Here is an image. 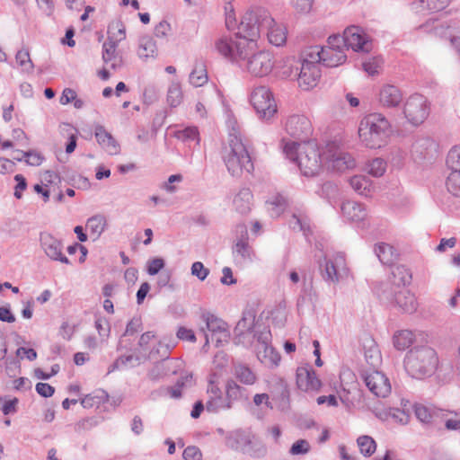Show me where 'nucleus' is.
Returning <instances> with one entry per match:
<instances>
[{"label": "nucleus", "instance_id": "1", "mask_svg": "<svg viewBox=\"0 0 460 460\" xmlns=\"http://www.w3.org/2000/svg\"><path fill=\"white\" fill-rule=\"evenodd\" d=\"M254 42L246 39L239 41L231 37L222 36L216 41L217 50L225 58L236 64L243 71L256 77L268 75L275 66L273 55L269 51H254Z\"/></svg>", "mask_w": 460, "mask_h": 460}, {"label": "nucleus", "instance_id": "2", "mask_svg": "<svg viewBox=\"0 0 460 460\" xmlns=\"http://www.w3.org/2000/svg\"><path fill=\"white\" fill-rule=\"evenodd\" d=\"M236 36L255 42L261 33H266L270 44L279 47L287 41L286 29L277 26L268 10L256 7L248 11L238 25Z\"/></svg>", "mask_w": 460, "mask_h": 460}, {"label": "nucleus", "instance_id": "3", "mask_svg": "<svg viewBox=\"0 0 460 460\" xmlns=\"http://www.w3.org/2000/svg\"><path fill=\"white\" fill-rule=\"evenodd\" d=\"M283 150L287 157L297 164L305 176H314L324 166L323 149L320 151L314 141L303 144L297 141L287 142Z\"/></svg>", "mask_w": 460, "mask_h": 460}, {"label": "nucleus", "instance_id": "4", "mask_svg": "<svg viewBox=\"0 0 460 460\" xmlns=\"http://www.w3.org/2000/svg\"><path fill=\"white\" fill-rule=\"evenodd\" d=\"M391 133L390 122L383 114L378 112L366 115L359 123V138L369 148L384 146L387 143Z\"/></svg>", "mask_w": 460, "mask_h": 460}, {"label": "nucleus", "instance_id": "5", "mask_svg": "<svg viewBox=\"0 0 460 460\" xmlns=\"http://www.w3.org/2000/svg\"><path fill=\"white\" fill-rule=\"evenodd\" d=\"M222 157L232 176L238 177L243 171L252 172L254 169L246 146L234 134L229 135L227 144L223 147Z\"/></svg>", "mask_w": 460, "mask_h": 460}, {"label": "nucleus", "instance_id": "6", "mask_svg": "<svg viewBox=\"0 0 460 460\" xmlns=\"http://www.w3.org/2000/svg\"><path fill=\"white\" fill-rule=\"evenodd\" d=\"M438 365L436 351L428 346L415 347L405 356L404 368L407 373L418 379L431 376Z\"/></svg>", "mask_w": 460, "mask_h": 460}, {"label": "nucleus", "instance_id": "7", "mask_svg": "<svg viewBox=\"0 0 460 460\" xmlns=\"http://www.w3.org/2000/svg\"><path fill=\"white\" fill-rule=\"evenodd\" d=\"M378 299L387 305L400 309L403 313L412 314L417 310L415 296L406 288H399L390 282H380L374 288Z\"/></svg>", "mask_w": 460, "mask_h": 460}, {"label": "nucleus", "instance_id": "8", "mask_svg": "<svg viewBox=\"0 0 460 460\" xmlns=\"http://www.w3.org/2000/svg\"><path fill=\"white\" fill-rule=\"evenodd\" d=\"M324 166L328 170L344 172L356 165L355 159L350 154L343 151L336 141L326 144L323 148Z\"/></svg>", "mask_w": 460, "mask_h": 460}, {"label": "nucleus", "instance_id": "9", "mask_svg": "<svg viewBox=\"0 0 460 460\" xmlns=\"http://www.w3.org/2000/svg\"><path fill=\"white\" fill-rule=\"evenodd\" d=\"M250 101L259 118L262 120H270L277 112V105L272 93L266 86L254 88Z\"/></svg>", "mask_w": 460, "mask_h": 460}, {"label": "nucleus", "instance_id": "10", "mask_svg": "<svg viewBox=\"0 0 460 460\" xmlns=\"http://www.w3.org/2000/svg\"><path fill=\"white\" fill-rule=\"evenodd\" d=\"M403 113L407 120L413 126L421 124L429 115L426 98L421 94L410 96L404 105Z\"/></svg>", "mask_w": 460, "mask_h": 460}, {"label": "nucleus", "instance_id": "11", "mask_svg": "<svg viewBox=\"0 0 460 460\" xmlns=\"http://www.w3.org/2000/svg\"><path fill=\"white\" fill-rule=\"evenodd\" d=\"M286 131L292 137L299 140L300 144L309 142L312 134L310 120L304 115H292L286 122Z\"/></svg>", "mask_w": 460, "mask_h": 460}, {"label": "nucleus", "instance_id": "12", "mask_svg": "<svg viewBox=\"0 0 460 460\" xmlns=\"http://www.w3.org/2000/svg\"><path fill=\"white\" fill-rule=\"evenodd\" d=\"M40 246L45 254L52 261H59L67 265L71 264L70 260L63 253V243L48 232L40 234Z\"/></svg>", "mask_w": 460, "mask_h": 460}, {"label": "nucleus", "instance_id": "13", "mask_svg": "<svg viewBox=\"0 0 460 460\" xmlns=\"http://www.w3.org/2000/svg\"><path fill=\"white\" fill-rule=\"evenodd\" d=\"M202 319L206 323L207 330L211 332L212 341L215 339L217 347L227 342L230 333L226 322L209 313L203 314Z\"/></svg>", "mask_w": 460, "mask_h": 460}, {"label": "nucleus", "instance_id": "14", "mask_svg": "<svg viewBox=\"0 0 460 460\" xmlns=\"http://www.w3.org/2000/svg\"><path fill=\"white\" fill-rule=\"evenodd\" d=\"M343 33L347 49L350 48L354 51H369L371 44L361 27L350 25L345 29Z\"/></svg>", "mask_w": 460, "mask_h": 460}, {"label": "nucleus", "instance_id": "15", "mask_svg": "<svg viewBox=\"0 0 460 460\" xmlns=\"http://www.w3.org/2000/svg\"><path fill=\"white\" fill-rule=\"evenodd\" d=\"M420 30L426 32H432L440 38H451L454 33H460V20H449L438 22L429 20L420 26Z\"/></svg>", "mask_w": 460, "mask_h": 460}, {"label": "nucleus", "instance_id": "16", "mask_svg": "<svg viewBox=\"0 0 460 460\" xmlns=\"http://www.w3.org/2000/svg\"><path fill=\"white\" fill-rule=\"evenodd\" d=\"M252 334V341L258 342V357L263 353V358H270L274 364H278L280 358L274 351L273 347L270 345L271 342V332L268 327H264L261 331L254 330ZM252 343L253 341H251Z\"/></svg>", "mask_w": 460, "mask_h": 460}, {"label": "nucleus", "instance_id": "17", "mask_svg": "<svg viewBox=\"0 0 460 460\" xmlns=\"http://www.w3.org/2000/svg\"><path fill=\"white\" fill-rule=\"evenodd\" d=\"M256 314L253 309H246L243 312L242 318L234 329V341L236 344H245V339L254 331Z\"/></svg>", "mask_w": 460, "mask_h": 460}, {"label": "nucleus", "instance_id": "18", "mask_svg": "<svg viewBox=\"0 0 460 460\" xmlns=\"http://www.w3.org/2000/svg\"><path fill=\"white\" fill-rule=\"evenodd\" d=\"M438 144L429 137H420L412 144L411 156L416 163L432 159L437 152Z\"/></svg>", "mask_w": 460, "mask_h": 460}, {"label": "nucleus", "instance_id": "19", "mask_svg": "<svg viewBox=\"0 0 460 460\" xmlns=\"http://www.w3.org/2000/svg\"><path fill=\"white\" fill-rule=\"evenodd\" d=\"M241 232V237L234 244L232 252L236 265H243L252 261V248L247 241V230L243 225L237 226Z\"/></svg>", "mask_w": 460, "mask_h": 460}, {"label": "nucleus", "instance_id": "20", "mask_svg": "<svg viewBox=\"0 0 460 460\" xmlns=\"http://www.w3.org/2000/svg\"><path fill=\"white\" fill-rule=\"evenodd\" d=\"M296 377V385L302 391H317L322 385L315 371L309 366L298 367Z\"/></svg>", "mask_w": 460, "mask_h": 460}, {"label": "nucleus", "instance_id": "21", "mask_svg": "<svg viewBox=\"0 0 460 460\" xmlns=\"http://www.w3.org/2000/svg\"><path fill=\"white\" fill-rule=\"evenodd\" d=\"M365 383L371 393L377 397H386L391 393L388 378L379 371H374L365 377Z\"/></svg>", "mask_w": 460, "mask_h": 460}, {"label": "nucleus", "instance_id": "22", "mask_svg": "<svg viewBox=\"0 0 460 460\" xmlns=\"http://www.w3.org/2000/svg\"><path fill=\"white\" fill-rule=\"evenodd\" d=\"M272 401L281 411H287L290 408V392L287 382L279 378L272 386Z\"/></svg>", "mask_w": 460, "mask_h": 460}, {"label": "nucleus", "instance_id": "23", "mask_svg": "<svg viewBox=\"0 0 460 460\" xmlns=\"http://www.w3.org/2000/svg\"><path fill=\"white\" fill-rule=\"evenodd\" d=\"M416 418L424 424H429L439 429V416H442L443 410L435 407L416 403L414 405Z\"/></svg>", "mask_w": 460, "mask_h": 460}, {"label": "nucleus", "instance_id": "24", "mask_svg": "<svg viewBox=\"0 0 460 460\" xmlns=\"http://www.w3.org/2000/svg\"><path fill=\"white\" fill-rule=\"evenodd\" d=\"M94 135L98 144L111 155H118L120 147L117 140L102 125H96Z\"/></svg>", "mask_w": 460, "mask_h": 460}, {"label": "nucleus", "instance_id": "25", "mask_svg": "<svg viewBox=\"0 0 460 460\" xmlns=\"http://www.w3.org/2000/svg\"><path fill=\"white\" fill-rule=\"evenodd\" d=\"M324 269L322 270L323 279L331 283H337L340 280L339 269L344 265V257L342 255H337L334 261L327 260L326 257L323 259Z\"/></svg>", "mask_w": 460, "mask_h": 460}, {"label": "nucleus", "instance_id": "26", "mask_svg": "<svg viewBox=\"0 0 460 460\" xmlns=\"http://www.w3.org/2000/svg\"><path fill=\"white\" fill-rule=\"evenodd\" d=\"M321 77V73L317 65L302 64L298 76L300 85H305L306 89L316 85Z\"/></svg>", "mask_w": 460, "mask_h": 460}, {"label": "nucleus", "instance_id": "27", "mask_svg": "<svg viewBox=\"0 0 460 460\" xmlns=\"http://www.w3.org/2000/svg\"><path fill=\"white\" fill-rule=\"evenodd\" d=\"M341 212L345 218L353 222L363 221L367 217L366 208L361 203L353 200L342 202Z\"/></svg>", "mask_w": 460, "mask_h": 460}, {"label": "nucleus", "instance_id": "28", "mask_svg": "<svg viewBox=\"0 0 460 460\" xmlns=\"http://www.w3.org/2000/svg\"><path fill=\"white\" fill-rule=\"evenodd\" d=\"M402 100L401 91L394 85H385L379 93V102L384 107H396Z\"/></svg>", "mask_w": 460, "mask_h": 460}, {"label": "nucleus", "instance_id": "29", "mask_svg": "<svg viewBox=\"0 0 460 460\" xmlns=\"http://www.w3.org/2000/svg\"><path fill=\"white\" fill-rule=\"evenodd\" d=\"M411 270L403 265H398L392 269L390 277L385 282L393 283V286L399 288H405L411 281Z\"/></svg>", "mask_w": 460, "mask_h": 460}, {"label": "nucleus", "instance_id": "30", "mask_svg": "<svg viewBox=\"0 0 460 460\" xmlns=\"http://www.w3.org/2000/svg\"><path fill=\"white\" fill-rule=\"evenodd\" d=\"M252 193L250 189L243 188L234 198V209L240 214H247L251 210Z\"/></svg>", "mask_w": 460, "mask_h": 460}, {"label": "nucleus", "instance_id": "31", "mask_svg": "<svg viewBox=\"0 0 460 460\" xmlns=\"http://www.w3.org/2000/svg\"><path fill=\"white\" fill-rule=\"evenodd\" d=\"M347 59L344 49L335 48H324L323 54V65L328 67H335L343 64Z\"/></svg>", "mask_w": 460, "mask_h": 460}, {"label": "nucleus", "instance_id": "32", "mask_svg": "<svg viewBox=\"0 0 460 460\" xmlns=\"http://www.w3.org/2000/svg\"><path fill=\"white\" fill-rule=\"evenodd\" d=\"M159 353V349H152L148 354L142 353L139 349H135L133 354L119 356L121 365L127 366L132 364V367L139 366L146 360L155 358V354Z\"/></svg>", "mask_w": 460, "mask_h": 460}, {"label": "nucleus", "instance_id": "33", "mask_svg": "<svg viewBox=\"0 0 460 460\" xmlns=\"http://www.w3.org/2000/svg\"><path fill=\"white\" fill-rule=\"evenodd\" d=\"M452 0H417L411 3V9L415 12H437L445 9Z\"/></svg>", "mask_w": 460, "mask_h": 460}, {"label": "nucleus", "instance_id": "34", "mask_svg": "<svg viewBox=\"0 0 460 460\" xmlns=\"http://www.w3.org/2000/svg\"><path fill=\"white\" fill-rule=\"evenodd\" d=\"M375 253L380 262L385 265H392L397 259L396 250L390 244L380 243L375 247Z\"/></svg>", "mask_w": 460, "mask_h": 460}, {"label": "nucleus", "instance_id": "35", "mask_svg": "<svg viewBox=\"0 0 460 460\" xmlns=\"http://www.w3.org/2000/svg\"><path fill=\"white\" fill-rule=\"evenodd\" d=\"M233 374L241 383L251 385L256 381V375L246 365L243 363H236L233 367Z\"/></svg>", "mask_w": 460, "mask_h": 460}, {"label": "nucleus", "instance_id": "36", "mask_svg": "<svg viewBox=\"0 0 460 460\" xmlns=\"http://www.w3.org/2000/svg\"><path fill=\"white\" fill-rule=\"evenodd\" d=\"M156 45L150 36H142L139 39L137 55L140 58H155L156 56Z\"/></svg>", "mask_w": 460, "mask_h": 460}, {"label": "nucleus", "instance_id": "37", "mask_svg": "<svg viewBox=\"0 0 460 460\" xmlns=\"http://www.w3.org/2000/svg\"><path fill=\"white\" fill-rule=\"evenodd\" d=\"M106 218L102 215H95L88 218L86 228L90 231L91 235L94 236L93 240L98 239L106 227Z\"/></svg>", "mask_w": 460, "mask_h": 460}, {"label": "nucleus", "instance_id": "38", "mask_svg": "<svg viewBox=\"0 0 460 460\" xmlns=\"http://www.w3.org/2000/svg\"><path fill=\"white\" fill-rule=\"evenodd\" d=\"M324 47L321 46H310L303 51V62L302 64H312L317 65L323 63V54Z\"/></svg>", "mask_w": 460, "mask_h": 460}, {"label": "nucleus", "instance_id": "39", "mask_svg": "<svg viewBox=\"0 0 460 460\" xmlns=\"http://www.w3.org/2000/svg\"><path fill=\"white\" fill-rule=\"evenodd\" d=\"M126 38V27L121 20H114L108 25V40L119 43Z\"/></svg>", "mask_w": 460, "mask_h": 460}, {"label": "nucleus", "instance_id": "40", "mask_svg": "<svg viewBox=\"0 0 460 460\" xmlns=\"http://www.w3.org/2000/svg\"><path fill=\"white\" fill-rule=\"evenodd\" d=\"M304 294L297 299V310L304 313L305 310H312L314 307L316 301V295L312 291V288L307 290L306 288L303 289Z\"/></svg>", "mask_w": 460, "mask_h": 460}, {"label": "nucleus", "instance_id": "41", "mask_svg": "<svg viewBox=\"0 0 460 460\" xmlns=\"http://www.w3.org/2000/svg\"><path fill=\"white\" fill-rule=\"evenodd\" d=\"M381 419H393L395 422L405 425L409 422L410 414L404 410H401L399 408H389L385 411L383 413L377 415Z\"/></svg>", "mask_w": 460, "mask_h": 460}, {"label": "nucleus", "instance_id": "42", "mask_svg": "<svg viewBox=\"0 0 460 460\" xmlns=\"http://www.w3.org/2000/svg\"><path fill=\"white\" fill-rule=\"evenodd\" d=\"M414 335L409 330H402L397 332L393 338L394 347L399 350H404L413 341Z\"/></svg>", "mask_w": 460, "mask_h": 460}, {"label": "nucleus", "instance_id": "43", "mask_svg": "<svg viewBox=\"0 0 460 460\" xmlns=\"http://www.w3.org/2000/svg\"><path fill=\"white\" fill-rule=\"evenodd\" d=\"M231 408L232 405L223 395L208 398L206 402V411L210 413H217L221 410H228Z\"/></svg>", "mask_w": 460, "mask_h": 460}, {"label": "nucleus", "instance_id": "44", "mask_svg": "<svg viewBox=\"0 0 460 460\" xmlns=\"http://www.w3.org/2000/svg\"><path fill=\"white\" fill-rule=\"evenodd\" d=\"M251 443V440L249 438V436H247L244 432L237 430L235 432H233L228 438H227V445L235 449L243 450L244 448L243 447L248 445Z\"/></svg>", "mask_w": 460, "mask_h": 460}, {"label": "nucleus", "instance_id": "45", "mask_svg": "<svg viewBox=\"0 0 460 460\" xmlns=\"http://www.w3.org/2000/svg\"><path fill=\"white\" fill-rule=\"evenodd\" d=\"M245 389L236 384L235 381L230 379L226 382V399L232 405L234 401H237L243 397V394Z\"/></svg>", "mask_w": 460, "mask_h": 460}, {"label": "nucleus", "instance_id": "46", "mask_svg": "<svg viewBox=\"0 0 460 460\" xmlns=\"http://www.w3.org/2000/svg\"><path fill=\"white\" fill-rule=\"evenodd\" d=\"M266 206L270 216L276 217L285 210L286 201L282 196L277 195L273 197L271 200H268Z\"/></svg>", "mask_w": 460, "mask_h": 460}, {"label": "nucleus", "instance_id": "47", "mask_svg": "<svg viewBox=\"0 0 460 460\" xmlns=\"http://www.w3.org/2000/svg\"><path fill=\"white\" fill-rule=\"evenodd\" d=\"M357 443L358 446V448L360 450V453L364 455L365 456H372L376 448V441L369 436H360L357 439Z\"/></svg>", "mask_w": 460, "mask_h": 460}, {"label": "nucleus", "instance_id": "48", "mask_svg": "<svg viewBox=\"0 0 460 460\" xmlns=\"http://www.w3.org/2000/svg\"><path fill=\"white\" fill-rule=\"evenodd\" d=\"M452 414L443 410L442 416H439V425L444 423L447 430H457L460 429V414L455 412Z\"/></svg>", "mask_w": 460, "mask_h": 460}, {"label": "nucleus", "instance_id": "49", "mask_svg": "<svg viewBox=\"0 0 460 460\" xmlns=\"http://www.w3.org/2000/svg\"><path fill=\"white\" fill-rule=\"evenodd\" d=\"M182 101V92L179 84H172L167 92L168 104L175 108L181 104Z\"/></svg>", "mask_w": 460, "mask_h": 460}, {"label": "nucleus", "instance_id": "50", "mask_svg": "<svg viewBox=\"0 0 460 460\" xmlns=\"http://www.w3.org/2000/svg\"><path fill=\"white\" fill-rule=\"evenodd\" d=\"M15 60L24 72H32L34 66L28 49L18 50L15 55Z\"/></svg>", "mask_w": 460, "mask_h": 460}, {"label": "nucleus", "instance_id": "51", "mask_svg": "<svg viewBox=\"0 0 460 460\" xmlns=\"http://www.w3.org/2000/svg\"><path fill=\"white\" fill-rule=\"evenodd\" d=\"M447 165L451 172H460V146L450 149L447 157Z\"/></svg>", "mask_w": 460, "mask_h": 460}, {"label": "nucleus", "instance_id": "52", "mask_svg": "<svg viewBox=\"0 0 460 460\" xmlns=\"http://www.w3.org/2000/svg\"><path fill=\"white\" fill-rule=\"evenodd\" d=\"M208 81L206 70L202 65L199 67L196 66L190 75V83L195 86H202Z\"/></svg>", "mask_w": 460, "mask_h": 460}, {"label": "nucleus", "instance_id": "53", "mask_svg": "<svg viewBox=\"0 0 460 460\" xmlns=\"http://www.w3.org/2000/svg\"><path fill=\"white\" fill-rule=\"evenodd\" d=\"M352 189L360 195H367L369 187V181L361 175H355L349 179Z\"/></svg>", "mask_w": 460, "mask_h": 460}, {"label": "nucleus", "instance_id": "54", "mask_svg": "<svg viewBox=\"0 0 460 460\" xmlns=\"http://www.w3.org/2000/svg\"><path fill=\"white\" fill-rule=\"evenodd\" d=\"M446 185L450 193L460 197V172H451L447 179Z\"/></svg>", "mask_w": 460, "mask_h": 460}, {"label": "nucleus", "instance_id": "55", "mask_svg": "<svg viewBox=\"0 0 460 460\" xmlns=\"http://www.w3.org/2000/svg\"><path fill=\"white\" fill-rule=\"evenodd\" d=\"M175 137L181 141H193L199 142V131L196 127H188L175 132Z\"/></svg>", "mask_w": 460, "mask_h": 460}, {"label": "nucleus", "instance_id": "56", "mask_svg": "<svg viewBox=\"0 0 460 460\" xmlns=\"http://www.w3.org/2000/svg\"><path fill=\"white\" fill-rule=\"evenodd\" d=\"M118 43L114 40H108L102 45V59L105 63H108L116 58V49Z\"/></svg>", "mask_w": 460, "mask_h": 460}, {"label": "nucleus", "instance_id": "57", "mask_svg": "<svg viewBox=\"0 0 460 460\" xmlns=\"http://www.w3.org/2000/svg\"><path fill=\"white\" fill-rule=\"evenodd\" d=\"M386 168V163L382 158H375L368 164V173L375 176L380 177L384 174Z\"/></svg>", "mask_w": 460, "mask_h": 460}, {"label": "nucleus", "instance_id": "58", "mask_svg": "<svg viewBox=\"0 0 460 460\" xmlns=\"http://www.w3.org/2000/svg\"><path fill=\"white\" fill-rule=\"evenodd\" d=\"M16 154H22L23 155V156H25V163L29 165H31V166H39L40 164H41L42 161H43V156L33 151V150H30V151H21V150H16L15 151Z\"/></svg>", "mask_w": 460, "mask_h": 460}, {"label": "nucleus", "instance_id": "59", "mask_svg": "<svg viewBox=\"0 0 460 460\" xmlns=\"http://www.w3.org/2000/svg\"><path fill=\"white\" fill-rule=\"evenodd\" d=\"M310 447L307 440L298 439L291 446L289 454L292 456L305 455L310 451Z\"/></svg>", "mask_w": 460, "mask_h": 460}, {"label": "nucleus", "instance_id": "60", "mask_svg": "<svg viewBox=\"0 0 460 460\" xmlns=\"http://www.w3.org/2000/svg\"><path fill=\"white\" fill-rule=\"evenodd\" d=\"M191 275L199 280L204 281L209 274V269L206 268L201 261H195L190 268Z\"/></svg>", "mask_w": 460, "mask_h": 460}, {"label": "nucleus", "instance_id": "61", "mask_svg": "<svg viewBox=\"0 0 460 460\" xmlns=\"http://www.w3.org/2000/svg\"><path fill=\"white\" fill-rule=\"evenodd\" d=\"M166 375L164 367L161 362L155 364L148 371L147 377L151 381H158Z\"/></svg>", "mask_w": 460, "mask_h": 460}, {"label": "nucleus", "instance_id": "62", "mask_svg": "<svg viewBox=\"0 0 460 460\" xmlns=\"http://www.w3.org/2000/svg\"><path fill=\"white\" fill-rule=\"evenodd\" d=\"M164 260L159 257L149 260L146 266V271L149 275H156L164 267Z\"/></svg>", "mask_w": 460, "mask_h": 460}, {"label": "nucleus", "instance_id": "63", "mask_svg": "<svg viewBox=\"0 0 460 460\" xmlns=\"http://www.w3.org/2000/svg\"><path fill=\"white\" fill-rule=\"evenodd\" d=\"M158 99V91L154 85H147L143 92V102L146 104H152Z\"/></svg>", "mask_w": 460, "mask_h": 460}, {"label": "nucleus", "instance_id": "64", "mask_svg": "<svg viewBox=\"0 0 460 460\" xmlns=\"http://www.w3.org/2000/svg\"><path fill=\"white\" fill-rule=\"evenodd\" d=\"M182 456L185 460H201L202 453L198 447L189 446L184 449Z\"/></svg>", "mask_w": 460, "mask_h": 460}]
</instances>
